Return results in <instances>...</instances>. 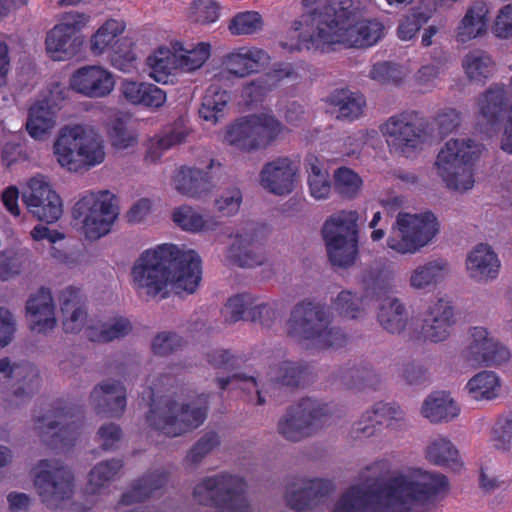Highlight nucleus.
<instances>
[{"mask_svg":"<svg viewBox=\"0 0 512 512\" xmlns=\"http://www.w3.org/2000/svg\"><path fill=\"white\" fill-rule=\"evenodd\" d=\"M241 203L242 193L237 187L224 190L215 200V206L217 210L226 216L237 213Z\"/></svg>","mask_w":512,"mask_h":512,"instance_id":"63","label":"nucleus"},{"mask_svg":"<svg viewBox=\"0 0 512 512\" xmlns=\"http://www.w3.org/2000/svg\"><path fill=\"white\" fill-rule=\"evenodd\" d=\"M168 482V473L164 470L148 472L134 481L121 496L120 503L132 505L141 503L149 498L155 491L161 489Z\"/></svg>","mask_w":512,"mask_h":512,"instance_id":"34","label":"nucleus"},{"mask_svg":"<svg viewBox=\"0 0 512 512\" xmlns=\"http://www.w3.org/2000/svg\"><path fill=\"white\" fill-rule=\"evenodd\" d=\"M333 188L342 198L353 199L361 190V177L348 167H339L333 174Z\"/></svg>","mask_w":512,"mask_h":512,"instance_id":"51","label":"nucleus"},{"mask_svg":"<svg viewBox=\"0 0 512 512\" xmlns=\"http://www.w3.org/2000/svg\"><path fill=\"white\" fill-rule=\"evenodd\" d=\"M88 20L83 13L69 12L47 33L46 51L54 61L68 60L80 51L84 42L80 31Z\"/></svg>","mask_w":512,"mask_h":512,"instance_id":"15","label":"nucleus"},{"mask_svg":"<svg viewBox=\"0 0 512 512\" xmlns=\"http://www.w3.org/2000/svg\"><path fill=\"white\" fill-rule=\"evenodd\" d=\"M454 324L453 307L449 302L439 299L429 306L424 314L421 337L434 343L444 341L449 336Z\"/></svg>","mask_w":512,"mask_h":512,"instance_id":"21","label":"nucleus"},{"mask_svg":"<svg viewBox=\"0 0 512 512\" xmlns=\"http://www.w3.org/2000/svg\"><path fill=\"white\" fill-rule=\"evenodd\" d=\"M73 225L86 240H96V193L83 194L72 209Z\"/></svg>","mask_w":512,"mask_h":512,"instance_id":"35","label":"nucleus"},{"mask_svg":"<svg viewBox=\"0 0 512 512\" xmlns=\"http://www.w3.org/2000/svg\"><path fill=\"white\" fill-rule=\"evenodd\" d=\"M252 304V298L249 294H238L228 299L225 308L227 314L225 320L230 323L245 319L252 322H259L262 325H268V322L275 318L276 311L268 303Z\"/></svg>","mask_w":512,"mask_h":512,"instance_id":"23","label":"nucleus"},{"mask_svg":"<svg viewBox=\"0 0 512 512\" xmlns=\"http://www.w3.org/2000/svg\"><path fill=\"white\" fill-rule=\"evenodd\" d=\"M60 309L63 315V329L66 333H78L86 324L88 313L85 300L79 288L64 289L60 296Z\"/></svg>","mask_w":512,"mask_h":512,"instance_id":"27","label":"nucleus"},{"mask_svg":"<svg viewBox=\"0 0 512 512\" xmlns=\"http://www.w3.org/2000/svg\"><path fill=\"white\" fill-rule=\"evenodd\" d=\"M71 88L85 96H93L96 93V65L79 68L74 72L70 80Z\"/></svg>","mask_w":512,"mask_h":512,"instance_id":"56","label":"nucleus"},{"mask_svg":"<svg viewBox=\"0 0 512 512\" xmlns=\"http://www.w3.org/2000/svg\"><path fill=\"white\" fill-rule=\"evenodd\" d=\"M358 212L341 210L326 219L322 236L332 265L349 267L358 255Z\"/></svg>","mask_w":512,"mask_h":512,"instance_id":"8","label":"nucleus"},{"mask_svg":"<svg viewBox=\"0 0 512 512\" xmlns=\"http://www.w3.org/2000/svg\"><path fill=\"white\" fill-rule=\"evenodd\" d=\"M187 133L182 128H171L169 131L155 136L148 148L145 160L152 163L160 160L164 151L170 149L174 145L181 144L185 141Z\"/></svg>","mask_w":512,"mask_h":512,"instance_id":"50","label":"nucleus"},{"mask_svg":"<svg viewBox=\"0 0 512 512\" xmlns=\"http://www.w3.org/2000/svg\"><path fill=\"white\" fill-rule=\"evenodd\" d=\"M172 219L182 230L192 233L213 230L217 225L212 218H205L188 205L176 208L172 213Z\"/></svg>","mask_w":512,"mask_h":512,"instance_id":"47","label":"nucleus"},{"mask_svg":"<svg viewBox=\"0 0 512 512\" xmlns=\"http://www.w3.org/2000/svg\"><path fill=\"white\" fill-rule=\"evenodd\" d=\"M220 444L219 437L215 432L205 433L189 450L186 460L191 464H198Z\"/></svg>","mask_w":512,"mask_h":512,"instance_id":"61","label":"nucleus"},{"mask_svg":"<svg viewBox=\"0 0 512 512\" xmlns=\"http://www.w3.org/2000/svg\"><path fill=\"white\" fill-rule=\"evenodd\" d=\"M301 4L307 12L293 23V30L298 32V41L291 50L323 53L344 40L355 47L364 48L374 45L383 36L384 25L380 21H357V12L351 0L338 3L302 0Z\"/></svg>","mask_w":512,"mask_h":512,"instance_id":"2","label":"nucleus"},{"mask_svg":"<svg viewBox=\"0 0 512 512\" xmlns=\"http://www.w3.org/2000/svg\"><path fill=\"white\" fill-rule=\"evenodd\" d=\"M54 153L59 164L69 171L78 172L96 165V149L88 143L86 131L80 125L62 129Z\"/></svg>","mask_w":512,"mask_h":512,"instance_id":"16","label":"nucleus"},{"mask_svg":"<svg viewBox=\"0 0 512 512\" xmlns=\"http://www.w3.org/2000/svg\"><path fill=\"white\" fill-rule=\"evenodd\" d=\"M226 259L233 265L252 268L265 261L263 245L256 239L255 229L237 234L228 248Z\"/></svg>","mask_w":512,"mask_h":512,"instance_id":"24","label":"nucleus"},{"mask_svg":"<svg viewBox=\"0 0 512 512\" xmlns=\"http://www.w3.org/2000/svg\"><path fill=\"white\" fill-rule=\"evenodd\" d=\"M466 389L474 400H492L499 394L500 382L496 373L481 371L468 381Z\"/></svg>","mask_w":512,"mask_h":512,"instance_id":"48","label":"nucleus"},{"mask_svg":"<svg viewBox=\"0 0 512 512\" xmlns=\"http://www.w3.org/2000/svg\"><path fill=\"white\" fill-rule=\"evenodd\" d=\"M132 330V324L125 317L114 318L110 323L102 325L98 331V342H111L128 335Z\"/></svg>","mask_w":512,"mask_h":512,"instance_id":"60","label":"nucleus"},{"mask_svg":"<svg viewBox=\"0 0 512 512\" xmlns=\"http://www.w3.org/2000/svg\"><path fill=\"white\" fill-rule=\"evenodd\" d=\"M214 163V160L211 159L206 167V171L194 167L181 166L173 177L176 190L180 194L192 198H201L209 193L214 186L209 171L214 166Z\"/></svg>","mask_w":512,"mask_h":512,"instance_id":"25","label":"nucleus"},{"mask_svg":"<svg viewBox=\"0 0 512 512\" xmlns=\"http://www.w3.org/2000/svg\"><path fill=\"white\" fill-rule=\"evenodd\" d=\"M494 446L503 451L512 447V413L500 416L492 429Z\"/></svg>","mask_w":512,"mask_h":512,"instance_id":"58","label":"nucleus"},{"mask_svg":"<svg viewBox=\"0 0 512 512\" xmlns=\"http://www.w3.org/2000/svg\"><path fill=\"white\" fill-rule=\"evenodd\" d=\"M26 311L31 317V329L46 333L56 325L55 305L50 289L41 287L26 302Z\"/></svg>","mask_w":512,"mask_h":512,"instance_id":"26","label":"nucleus"},{"mask_svg":"<svg viewBox=\"0 0 512 512\" xmlns=\"http://www.w3.org/2000/svg\"><path fill=\"white\" fill-rule=\"evenodd\" d=\"M331 407L312 398H303L291 406L278 423V432L287 440L299 441L328 424Z\"/></svg>","mask_w":512,"mask_h":512,"instance_id":"13","label":"nucleus"},{"mask_svg":"<svg viewBox=\"0 0 512 512\" xmlns=\"http://www.w3.org/2000/svg\"><path fill=\"white\" fill-rule=\"evenodd\" d=\"M466 266L471 278L486 281L498 276L500 261L489 245L481 243L468 254Z\"/></svg>","mask_w":512,"mask_h":512,"instance_id":"31","label":"nucleus"},{"mask_svg":"<svg viewBox=\"0 0 512 512\" xmlns=\"http://www.w3.org/2000/svg\"><path fill=\"white\" fill-rule=\"evenodd\" d=\"M210 57V44L200 42L185 54L177 55L180 70L193 71L200 68Z\"/></svg>","mask_w":512,"mask_h":512,"instance_id":"57","label":"nucleus"},{"mask_svg":"<svg viewBox=\"0 0 512 512\" xmlns=\"http://www.w3.org/2000/svg\"><path fill=\"white\" fill-rule=\"evenodd\" d=\"M429 17L421 10H413L412 13L404 16L398 25L397 36L399 39L411 40L421 27L427 23Z\"/></svg>","mask_w":512,"mask_h":512,"instance_id":"59","label":"nucleus"},{"mask_svg":"<svg viewBox=\"0 0 512 512\" xmlns=\"http://www.w3.org/2000/svg\"><path fill=\"white\" fill-rule=\"evenodd\" d=\"M184 340L173 332H161L157 334L152 342L153 353L160 356H167L181 348Z\"/></svg>","mask_w":512,"mask_h":512,"instance_id":"62","label":"nucleus"},{"mask_svg":"<svg viewBox=\"0 0 512 512\" xmlns=\"http://www.w3.org/2000/svg\"><path fill=\"white\" fill-rule=\"evenodd\" d=\"M298 170L297 163L291 158L278 157L262 167L259 174L260 184L274 195H288L295 188Z\"/></svg>","mask_w":512,"mask_h":512,"instance_id":"19","label":"nucleus"},{"mask_svg":"<svg viewBox=\"0 0 512 512\" xmlns=\"http://www.w3.org/2000/svg\"><path fill=\"white\" fill-rule=\"evenodd\" d=\"M270 61L269 54L257 47H239L223 57V65L229 73L244 78L258 73Z\"/></svg>","mask_w":512,"mask_h":512,"instance_id":"22","label":"nucleus"},{"mask_svg":"<svg viewBox=\"0 0 512 512\" xmlns=\"http://www.w3.org/2000/svg\"><path fill=\"white\" fill-rule=\"evenodd\" d=\"M290 337L308 346L324 350L340 348L347 344V335L337 327L330 326L329 314L324 306L311 301H302L294 306L287 322Z\"/></svg>","mask_w":512,"mask_h":512,"instance_id":"5","label":"nucleus"},{"mask_svg":"<svg viewBox=\"0 0 512 512\" xmlns=\"http://www.w3.org/2000/svg\"><path fill=\"white\" fill-rule=\"evenodd\" d=\"M492 33L499 39L512 37V4L503 6L492 25Z\"/></svg>","mask_w":512,"mask_h":512,"instance_id":"64","label":"nucleus"},{"mask_svg":"<svg viewBox=\"0 0 512 512\" xmlns=\"http://www.w3.org/2000/svg\"><path fill=\"white\" fill-rule=\"evenodd\" d=\"M146 64L150 69V77L158 83H168L169 77L179 68L177 54L170 49L161 47L148 56Z\"/></svg>","mask_w":512,"mask_h":512,"instance_id":"42","label":"nucleus"},{"mask_svg":"<svg viewBox=\"0 0 512 512\" xmlns=\"http://www.w3.org/2000/svg\"><path fill=\"white\" fill-rule=\"evenodd\" d=\"M339 378L348 389L371 388L375 390L380 383L379 376L364 363L342 369Z\"/></svg>","mask_w":512,"mask_h":512,"instance_id":"46","label":"nucleus"},{"mask_svg":"<svg viewBox=\"0 0 512 512\" xmlns=\"http://www.w3.org/2000/svg\"><path fill=\"white\" fill-rule=\"evenodd\" d=\"M449 489V480L442 473L397 474L376 486H350L333 512H431Z\"/></svg>","mask_w":512,"mask_h":512,"instance_id":"1","label":"nucleus"},{"mask_svg":"<svg viewBox=\"0 0 512 512\" xmlns=\"http://www.w3.org/2000/svg\"><path fill=\"white\" fill-rule=\"evenodd\" d=\"M56 113L49 100L35 102L29 109L26 130L34 139H41L53 126Z\"/></svg>","mask_w":512,"mask_h":512,"instance_id":"39","label":"nucleus"},{"mask_svg":"<svg viewBox=\"0 0 512 512\" xmlns=\"http://www.w3.org/2000/svg\"><path fill=\"white\" fill-rule=\"evenodd\" d=\"M426 459L433 465L458 470L462 467L459 452L446 437L439 436L432 440L425 450Z\"/></svg>","mask_w":512,"mask_h":512,"instance_id":"40","label":"nucleus"},{"mask_svg":"<svg viewBox=\"0 0 512 512\" xmlns=\"http://www.w3.org/2000/svg\"><path fill=\"white\" fill-rule=\"evenodd\" d=\"M369 77L381 84L399 85L404 80L405 73L400 65L384 61L372 66Z\"/></svg>","mask_w":512,"mask_h":512,"instance_id":"54","label":"nucleus"},{"mask_svg":"<svg viewBox=\"0 0 512 512\" xmlns=\"http://www.w3.org/2000/svg\"><path fill=\"white\" fill-rule=\"evenodd\" d=\"M125 22L122 20L109 19L98 27V53L104 51L107 47L112 46L114 55L112 61L120 70H127L135 60V54L131 48L127 49L123 54L120 53L119 47L112 45L113 41L124 32Z\"/></svg>","mask_w":512,"mask_h":512,"instance_id":"32","label":"nucleus"},{"mask_svg":"<svg viewBox=\"0 0 512 512\" xmlns=\"http://www.w3.org/2000/svg\"><path fill=\"white\" fill-rule=\"evenodd\" d=\"M335 489L331 480L297 478L287 486V505L298 512L306 511L327 498Z\"/></svg>","mask_w":512,"mask_h":512,"instance_id":"18","label":"nucleus"},{"mask_svg":"<svg viewBox=\"0 0 512 512\" xmlns=\"http://www.w3.org/2000/svg\"><path fill=\"white\" fill-rule=\"evenodd\" d=\"M462 66L471 81L485 83L492 76L495 63L486 51L476 49L465 55Z\"/></svg>","mask_w":512,"mask_h":512,"instance_id":"43","label":"nucleus"},{"mask_svg":"<svg viewBox=\"0 0 512 512\" xmlns=\"http://www.w3.org/2000/svg\"><path fill=\"white\" fill-rule=\"evenodd\" d=\"M365 298L358 297L351 291H341L335 301L336 310L344 317L357 319L364 313Z\"/></svg>","mask_w":512,"mask_h":512,"instance_id":"55","label":"nucleus"},{"mask_svg":"<svg viewBox=\"0 0 512 512\" xmlns=\"http://www.w3.org/2000/svg\"><path fill=\"white\" fill-rule=\"evenodd\" d=\"M263 20L256 11H245L236 14L230 21L228 29L232 35H250L261 30Z\"/></svg>","mask_w":512,"mask_h":512,"instance_id":"53","label":"nucleus"},{"mask_svg":"<svg viewBox=\"0 0 512 512\" xmlns=\"http://www.w3.org/2000/svg\"><path fill=\"white\" fill-rule=\"evenodd\" d=\"M326 103L337 109V119L352 122L363 114L365 97L349 89H336L326 98Z\"/></svg>","mask_w":512,"mask_h":512,"instance_id":"36","label":"nucleus"},{"mask_svg":"<svg viewBox=\"0 0 512 512\" xmlns=\"http://www.w3.org/2000/svg\"><path fill=\"white\" fill-rule=\"evenodd\" d=\"M307 366L290 361L280 362L271 368L270 387L274 389L287 387L295 389L305 380Z\"/></svg>","mask_w":512,"mask_h":512,"instance_id":"41","label":"nucleus"},{"mask_svg":"<svg viewBox=\"0 0 512 512\" xmlns=\"http://www.w3.org/2000/svg\"><path fill=\"white\" fill-rule=\"evenodd\" d=\"M488 9L485 3L475 2L466 11L457 26V41L466 43L483 36L488 28Z\"/></svg>","mask_w":512,"mask_h":512,"instance_id":"33","label":"nucleus"},{"mask_svg":"<svg viewBox=\"0 0 512 512\" xmlns=\"http://www.w3.org/2000/svg\"><path fill=\"white\" fill-rule=\"evenodd\" d=\"M428 128L429 122L421 112L405 110L390 116L380 131L391 152L410 158L423 149Z\"/></svg>","mask_w":512,"mask_h":512,"instance_id":"7","label":"nucleus"},{"mask_svg":"<svg viewBox=\"0 0 512 512\" xmlns=\"http://www.w3.org/2000/svg\"><path fill=\"white\" fill-rule=\"evenodd\" d=\"M471 342L466 351V359L479 366L500 365L510 358L509 350L501 345L484 327L470 330Z\"/></svg>","mask_w":512,"mask_h":512,"instance_id":"20","label":"nucleus"},{"mask_svg":"<svg viewBox=\"0 0 512 512\" xmlns=\"http://www.w3.org/2000/svg\"><path fill=\"white\" fill-rule=\"evenodd\" d=\"M127 405V391L122 382L109 379L98 384V415L122 416Z\"/></svg>","mask_w":512,"mask_h":512,"instance_id":"30","label":"nucleus"},{"mask_svg":"<svg viewBox=\"0 0 512 512\" xmlns=\"http://www.w3.org/2000/svg\"><path fill=\"white\" fill-rule=\"evenodd\" d=\"M285 126L270 113L250 114L237 119L227 130L230 145L245 152L263 149L275 142Z\"/></svg>","mask_w":512,"mask_h":512,"instance_id":"10","label":"nucleus"},{"mask_svg":"<svg viewBox=\"0 0 512 512\" xmlns=\"http://www.w3.org/2000/svg\"><path fill=\"white\" fill-rule=\"evenodd\" d=\"M422 415L432 423L449 422L460 413V409L447 392H435L423 403Z\"/></svg>","mask_w":512,"mask_h":512,"instance_id":"37","label":"nucleus"},{"mask_svg":"<svg viewBox=\"0 0 512 512\" xmlns=\"http://www.w3.org/2000/svg\"><path fill=\"white\" fill-rule=\"evenodd\" d=\"M42 468L34 478V485L41 501L51 510H63L73 495L74 478L64 466L51 465V460H40Z\"/></svg>","mask_w":512,"mask_h":512,"instance_id":"14","label":"nucleus"},{"mask_svg":"<svg viewBox=\"0 0 512 512\" xmlns=\"http://www.w3.org/2000/svg\"><path fill=\"white\" fill-rule=\"evenodd\" d=\"M120 92L127 103L150 109L162 107L167 100L163 89L148 82L124 80L121 83Z\"/></svg>","mask_w":512,"mask_h":512,"instance_id":"28","label":"nucleus"},{"mask_svg":"<svg viewBox=\"0 0 512 512\" xmlns=\"http://www.w3.org/2000/svg\"><path fill=\"white\" fill-rule=\"evenodd\" d=\"M60 402L53 410L35 416L42 441L52 449L68 450L81 435L84 422L80 411L62 407Z\"/></svg>","mask_w":512,"mask_h":512,"instance_id":"12","label":"nucleus"},{"mask_svg":"<svg viewBox=\"0 0 512 512\" xmlns=\"http://www.w3.org/2000/svg\"><path fill=\"white\" fill-rule=\"evenodd\" d=\"M150 409L146 421L151 428L168 436L176 437L198 428L207 418L209 394H201L187 404L179 405L167 395H159L161 385L153 384Z\"/></svg>","mask_w":512,"mask_h":512,"instance_id":"4","label":"nucleus"},{"mask_svg":"<svg viewBox=\"0 0 512 512\" xmlns=\"http://www.w3.org/2000/svg\"><path fill=\"white\" fill-rule=\"evenodd\" d=\"M230 100L228 91L221 89L217 85H210L202 99L199 109V116L205 121L213 124L217 123L223 116V111Z\"/></svg>","mask_w":512,"mask_h":512,"instance_id":"45","label":"nucleus"},{"mask_svg":"<svg viewBox=\"0 0 512 512\" xmlns=\"http://www.w3.org/2000/svg\"><path fill=\"white\" fill-rule=\"evenodd\" d=\"M480 157V147L472 139H450L437 155L438 176L453 191H467L474 185V163Z\"/></svg>","mask_w":512,"mask_h":512,"instance_id":"6","label":"nucleus"},{"mask_svg":"<svg viewBox=\"0 0 512 512\" xmlns=\"http://www.w3.org/2000/svg\"><path fill=\"white\" fill-rule=\"evenodd\" d=\"M22 199L28 211L39 221L48 224L59 220L62 215V200L49 184L36 177L32 178Z\"/></svg>","mask_w":512,"mask_h":512,"instance_id":"17","label":"nucleus"},{"mask_svg":"<svg viewBox=\"0 0 512 512\" xmlns=\"http://www.w3.org/2000/svg\"><path fill=\"white\" fill-rule=\"evenodd\" d=\"M436 216L430 212L400 213L392 226L387 245L400 254H413L428 244L438 232Z\"/></svg>","mask_w":512,"mask_h":512,"instance_id":"11","label":"nucleus"},{"mask_svg":"<svg viewBox=\"0 0 512 512\" xmlns=\"http://www.w3.org/2000/svg\"><path fill=\"white\" fill-rule=\"evenodd\" d=\"M246 487L242 477L220 473L198 483L193 496L199 504L215 507L218 512H251Z\"/></svg>","mask_w":512,"mask_h":512,"instance_id":"9","label":"nucleus"},{"mask_svg":"<svg viewBox=\"0 0 512 512\" xmlns=\"http://www.w3.org/2000/svg\"><path fill=\"white\" fill-rule=\"evenodd\" d=\"M304 165L308 174L310 194L317 200L327 199L333 188L330 174L324 163L314 154L305 157Z\"/></svg>","mask_w":512,"mask_h":512,"instance_id":"38","label":"nucleus"},{"mask_svg":"<svg viewBox=\"0 0 512 512\" xmlns=\"http://www.w3.org/2000/svg\"><path fill=\"white\" fill-rule=\"evenodd\" d=\"M402 419L400 407L394 403H376L371 411H367L362 419L353 427L355 437H370L376 432L377 426L390 427L393 421Z\"/></svg>","mask_w":512,"mask_h":512,"instance_id":"29","label":"nucleus"},{"mask_svg":"<svg viewBox=\"0 0 512 512\" xmlns=\"http://www.w3.org/2000/svg\"><path fill=\"white\" fill-rule=\"evenodd\" d=\"M377 318L380 325L391 334L402 332L408 319L404 305L396 298H387L382 302Z\"/></svg>","mask_w":512,"mask_h":512,"instance_id":"44","label":"nucleus"},{"mask_svg":"<svg viewBox=\"0 0 512 512\" xmlns=\"http://www.w3.org/2000/svg\"><path fill=\"white\" fill-rule=\"evenodd\" d=\"M201 259L194 250L164 243L143 251L131 268L132 285L155 297L171 285L177 294H192L201 281Z\"/></svg>","mask_w":512,"mask_h":512,"instance_id":"3","label":"nucleus"},{"mask_svg":"<svg viewBox=\"0 0 512 512\" xmlns=\"http://www.w3.org/2000/svg\"><path fill=\"white\" fill-rule=\"evenodd\" d=\"M118 216L116 195L108 190L98 191V239L111 231Z\"/></svg>","mask_w":512,"mask_h":512,"instance_id":"49","label":"nucleus"},{"mask_svg":"<svg viewBox=\"0 0 512 512\" xmlns=\"http://www.w3.org/2000/svg\"><path fill=\"white\" fill-rule=\"evenodd\" d=\"M445 264L438 261H431L417 267L411 274L410 284L417 289L426 288L436 284L444 277Z\"/></svg>","mask_w":512,"mask_h":512,"instance_id":"52","label":"nucleus"}]
</instances>
